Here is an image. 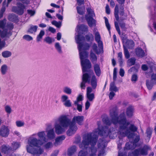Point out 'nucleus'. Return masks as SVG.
<instances>
[{"label": "nucleus", "mask_w": 156, "mask_h": 156, "mask_svg": "<svg viewBox=\"0 0 156 156\" xmlns=\"http://www.w3.org/2000/svg\"><path fill=\"white\" fill-rule=\"evenodd\" d=\"M20 147L19 143L16 142H13L12 144V149L13 151H16Z\"/></svg>", "instance_id": "obj_32"}, {"label": "nucleus", "mask_w": 156, "mask_h": 156, "mask_svg": "<svg viewBox=\"0 0 156 156\" xmlns=\"http://www.w3.org/2000/svg\"><path fill=\"white\" fill-rule=\"evenodd\" d=\"M135 53L138 57H143L145 55L144 51L141 48H137L135 49Z\"/></svg>", "instance_id": "obj_21"}, {"label": "nucleus", "mask_w": 156, "mask_h": 156, "mask_svg": "<svg viewBox=\"0 0 156 156\" xmlns=\"http://www.w3.org/2000/svg\"><path fill=\"white\" fill-rule=\"evenodd\" d=\"M27 12L28 14L31 16H34L35 13V11L32 10L28 9L27 10Z\"/></svg>", "instance_id": "obj_63"}, {"label": "nucleus", "mask_w": 156, "mask_h": 156, "mask_svg": "<svg viewBox=\"0 0 156 156\" xmlns=\"http://www.w3.org/2000/svg\"><path fill=\"white\" fill-rule=\"evenodd\" d=\"M137 79L138 77L137 75L136 74H134L132 76L131 80L132 81L135 82L137 80Z\"/></svg>", "instance_id": "obj_64"}, {"label": "nucleus", "mask_w": 156, "mask_h": 156, "mask_svg": "<svg viewBox=\"0 0 156 156\" xmlns=\"http://www.w3.org/2000/svg\"><path fill=\"white\" fill-rule=\"evenodd\" d=\"M16 126L18 127H21L24 125V122L21 121H17L16 122Z\"/></svg>", "instance_id": "obj_58"}, {"label": "nucleus", "mask_w": 156, "mask_h": 156, "mask_svg": "<svg viewBox=\"0 0 156 156\" xmlns=\"http://www.w3.org/2000/svg\"><path fill=\"white\" fill-rule=\"evenodd\" d=\"M17 6H13L12 8V12L20 15H23L25 8V6L20 2L17 3Z\"/></svg>", "instance_id": "obj_9"}, {"label": "nucleus", "mask_w": 156, "mask_h": 156, "mask_svg": "<svg viewBox=\"0 0 156 156\" xmlns=\"http://www.w3.org/2000/svg\"><path fill=\"white\" fill-rule=\"evenodd\" d=\"M102 120L104 123L108 126H110L112 123H113L112 119L111 120H110L107 116L103 118L102 119Z\"/></svg>", "instance_id": "obj_25"}, {"label": "nucleus", "mask_w": 156, "mask_h": 156, "mask_svg": "<svg viewBox=\"0 0 156 156\" xmlns=\"http://www.w3.org/2000/svg\"><path fill=\"white\" fill-rule=\"evenodd\" d=\"M105 149L104 148H102L98 153V156H105Z\"/></svg>", "instance_id": "obj_60"}, {"label": "nucleus", "mask_w": 156, "mask_h": 156, "mask_svg": "<svg viewBox=\"0 0 156 156\" xmlns=\"http://www.w3.org/2000/svg\"><path fill=\"white\" fill-rule=\"evenodd\" d=\"M5 112L8 114H10L12 112V109L8 105H6L5 107Z\"/></svg>", "instance_id": "obj_57"}, {"label": "nucleus", "mask_w": 156, "mask_h": 156, "mask_svg": "<svg viewBox=\"0 0 156 156\" xmlns=\"http://www.w3.org/2000/svg\"><path fill=\"white\" fill-rule=\"evenodd\" d=\"M37 135L39 138L40 139V140H42L44 142V143L47 142L45 137V131H43L38 132L37 133Z\"/></svg>", "instance_id": "obj_22"}, {"label": "nucleus", "mask_w": 156, "mask_h": 156, "mask_svg": "<svg viewBox=\"0 0 156 156\" xmlns=\"http://www.w3.org/2000/svg\"><path fill=\"white\" fill-rule=\"evenodd\" d=\"M76 147L75 146H73L69 149L68 151V154L70 156L73 154L76 151Z\"/></svg>", "instance_id": "obj_33"}, {"label": "nucleus", "mask_w": 156, "mask_h": 156, "mask_svg": "<svg viewBox=\"0 0 156 156\" xmlns=\"http://www.w3.org/2000/svg\"><path fill=\"white\" fill-rule=\"evenodd\" d=\"M91 76L90 75L87 73H84L83 74L82 80L80 83V87L81 89L84 90L85 88V84L86 83H90Z\"/></svg>", "instance_id": "obj_10"}, {"label": "nucleus", "mask_w": 156, "mask_h": 156, "mask_svg": "<svg viewBox=\"0 0 156 156\" xmlns=\"http://www.w3.org/2000/svg\"><path fill=\"white\" fill-rule=\"evenodd\" d=\"M136 59L134 57L131 58L128 60L127 61L128 65L129 66H131L134 65L136 62Z\"/></svg>", "instance_id": "obj_39"}, {"label": "nucleus", "mask_w": 156, "mask_h": 156, "mask_svg": "<svg viewBox=\"0 0 156 156\" xmlns=\"http://www.w3.org/2000/svg\"><path fill=\"white\" fill-rule=\"evenodd\" d=\"M63 105L66 107H69L72 106V103L70 100L68 99L63 103Z\"/></svg>", "instance_id": "obj_55"}, {"label": "nucleus", "mask_w": 156, "mask_h": 156, "mask_svg": "<svg viewBox=\"0 0 156 156\" xmlns=\"http://www.w3.org/2000/svg\"><path fill=\"white\" fill-rule=\"evenodd\" d=\"M84 117L83 116H74L72 119V125H75V122L78 125H81L83 124Z\"/></svg>", "instance_id": "obj_12"}, {"label": "nucleus", "mask_w": 156, "mask_h": 156, "mask_svg": "<svg viewBox=\"0 0 156 156\" xmlns=\"http://www.w3.org/2000/svg\"><path fill=\"white\" fill-rule=\"evenodd\" d=\"M87 14L85 15V19L90 27H92L95 23V20L93 17L95 16L94 11L90 8L87 9Z\"/></svg>", "instance_id": "obj_6"}, {"label": "nucleus", "mask_w": 156, "mask_h": 156, "mask_svg": "<svg viewBox=\"0 0 156 156\" xmlns=\"http://www.w3.org/2000/svg\"><path fill=\"white\" fill-rule=\"evenodd\" d=\"M85 38L87 41H89L90 40L93 41L94 40V36L92 34H89L85 35Z\"/></svg>", "instance_id": "obj_48"}, {"label": "nucleus", "mask_w": 156, "mask_h": 156, "mask_svg": "<svg viewBox=\"0 0 156 156\" xmlns=\"http://www.w3.org/2000/svg\"><path fill=\"white\" fill-rule=\"evenodd\" d=\"M76 9L77 13L80 15H83L85 13V7L82 6H77Z\"/></svg>", "instance_id": "obj_27"}, {"label": "nucleus", "mask_w": 156, "mask_h": 156, "mask_svg": "<svg viewBox=\"0 0 156 156\" xmlns=\"http://www.w3.org/2000/svg\"><path fill=\"white\" fill-rule=\"evenodd\" d=\"M23 38L28 41H30L33 40V37L29 35H25L23 37Z\"/></svg>", "instance_id": "obj_52"}, {"label": "nucleus", "mask_w": 156, "mask_h": 156, "mask_svg": "<svg viewBox=\"0 0 156 156\" xmlns=\"http://www.w3.org/2000/svg\"><path fill=\"white\" fill-rule=\"evenodd\" d=\"M138 150L137 149H135L133 151L130 152L128 153V156H138Z\"/></svg>", "instance_id": "obj_40"}, {"label": "nucleus", "mask_w": 156, "mask_h": 156, "mask_svg": "<svg viewBox=\"0 0 156 156\" xmlns=\"http://www.w3.org/2000/svg\"><path fill=\"white\" fill-rule=\"evenodd\" d=\"M95 39L97 42L100 49L103 50V46L102 42L101 40V37L98 32H96L95 34Z\"/></svg>", "instance_id": "obj_14"}, {"label": "nucleus", "mask_w": 156, "mask_h": 156, "mask_svg": "<svg viewBox=\"0 0 156 156\" xmlns=\"http://www.w3.org/2000/svg\"><path fill=\"white\" fill-rule=\"evenodd\" d=\"M136 147V145H134L133 144L130 142L126 143L124 147V151H126V150H133Z\"/></svg>", "instance_id": "obj_19"}, {"label": "nucleus", "mask_w": 156, "mask_h": 156, "mask_svg": "<svg viewBox=\"0 0 156 156\" xmlns=\"http://www.w3.org/2000/svg\"><path fill=\"white\" fill-rule=\"evenodd\" d=\"M152 80H147L146 81V85L147 88L149 90H151L154 84H155L154 82H153Z\"/></svg>", "instance_id": "obj_30"}, {"label": "nucleus", "mask_w": 156, "mask_h": 156, "mask_svg": "<svg viewBox=\"0 0 156 156\" xmlns=\"http://www.w3.org/2000/svg\"><path fill=\"white\" fill-rule=\"evenodd\" d=\"M109 90L110 91H114L115 92L118 91L117 88L115 85V82H112L110 83Z\"/></svg>", "instance_id": "obj_34"}, {"label": "nucleus", "mask_w": 156, "mask_h": 156, "mask_svg": "<svg viewBox=\"0 0 156 156\" xmlns=\"http://www.w3.org/2000/svg\"><path fill=\"white\" fill-rule=\"evenodd\" d=\"M87 97L88 101H92L95 98L94 94V93L87 94Z\"/></svg>", "instance_id": "obj_45"}, {"label": "nucleus", "mask_w": 156, "mask_h": 156, "mask_svg": "<svg viewBox=\"0 0 156 156\" xmlns=\"http://www.w3.org/2000/svg\"><path fill=\"white\" fill-rule=\"evenodd\" d=\"M9 19L12 22L18 21L19 20L18 16L14 14L9 15Z\"/></svg>", "instance_id": "obj_26"}, {"label": "nucleus", "mask_w": 156, "mask_h": 156, "mask_svg": "<svg viewBox=\"0 0 156 156\" xmlns=\"http://www.w3.org/2000/svg\"><path fill=\"white\" fill-rule=\"evenodd\" d=\"M94 71L96 75L99 76L101 74V72L99 65L97 64H95L94 65Z\"/></svg>", "instance_id": "obj_24"}, {"label": "nucleus", "mask_w": 156, "mask_h": 156, "mask_svg": "<svg viewBox=\"0 0 156 156\" xmlns=\"http://www.w3.org/2000/svg\"><path fill=\"white\" fill-rule=\"evenodd\" d=\"M92 48L94 51L97 54H99L100 52H99L98 50V47L96 44L94 43L93 44L92 46Z\"/></svg>", "instance_id": "obj_54"}, {"label": "nucleus", "mask_w": 156, "mask_h": 156, "mask_svg": "<svg viewBox=\"0 0 156 156\" xmlns=\"http://www.w3.org/2000/svg\"><path fill=\"white\" fill-rule=\"evenodd\" d=\"M123 49L125 58L126 59H128L130 57V54L129 52L126 48L124 46H123Z\"/></svg>", "instance_id": "obj_47"}, {"label": "nucleus", "mask_w": 156, "mask_h": 156, "mask_svg": "<svg viewBox=\"0 0 156 156\" xmlns=\"http://www.w3.org/2000/svg\"><path fill=\"white\" fill-rule=\"evenodd\" d=\"M97 133L99 135L106 138L110 134L111 132L108 127L105 126L101 129H98L95 131V133Z\"/></svg>", "instance_id": "obj_8"}, {"label": "nucleus", "mask_w": 156, "mask_h": 156, "mask_svg": "<svg viewBox=\"0 0 156 156\" xmlns=\"http://www.w3.org/2000/svg\"><path fill=\"white\" fill-rule=\"evenodd\" d=\"M66 138V136L64 135H62L57 137L55 139V141L54 145L55 146L60 145L62 143V140H64Z\"/></svg>", "instance_id": "obj_18"}, {"label": "nucleus", "mask_w": 156, "mask_h": 156, "mask_svg": "<svg viewBox=\"0 0 156 156\" xmlns=\"http://www.w3.org/2000/svg\"><path fill=\"white\" fill-rule=\"evenodd\" d=\"M152 131L150 128H148L147 129L146 131V133L147 134V136L149 139H150L152 133Z\"/></svg>", "instance_id": "obj_51"}, {"label": "nucleus", "mask_w": 156, "mask_h": 156, "mask_svg": "<svg viewBox=\"0 0 156 156\" xmlns=\"http://www.w3.org/2000/svg\"><path fill=\"white\" fill-rule=\"evenodd\" d=\"M137 150H138L139 155L146 156L148 154V151L151 150V147L149 146L145 145L142 148H139Z\"/></svg>", "instance_id": "obj_11"}, {"label": "nucleus", "mask_w": 156, "mask_h": 156, "mask_svg": "<svg viewBox=\"0 0 156 156\" xmlns=\"http://www.w3.org/2000/svg\"><path fill=\"white\" fill-rule=\"evenodd\" d=\"M63 91L65 93L68 94H71L72 93V89L69 87H64L63 89Z\"/></svg>", "instance_id": "obj_42"}, {"label": "nucleus", "mask_w": 156, "mask_h": 156, "mask_svg": "<svg viewBox=\"0 0 156 156\" xmlns=\"http://www.w3.org/2000/svg\"><path fill=\"white\" fill-rule=\"evenodd\" d=\"M44 41L49 44H51L54 42L55 39L49 36H47L44 38Z\"/></svg>", "instance_id": "obj_37"}, {"label": "nucleus", "mask_w": 156, "mask_h": 156, "mask_svg": "<svg viewBox=\"0 0 156 156\" xmlns=\"http://www.w3.org/2000/svg\"><path fill=\"white\" fill-rule=\"evenodd\" d=\"M118 2L120 5L119 6V14L120 16H122L124 14V3L125 0H116Z\"/></svg>", "instance_id": "obj_15"}, {"label": "nucleus", "mask_w": 156, "mask_h": 156, "mask_svg": "<svg viewBox=\"0 0 156 156\" xmlns=\"http://www.w3.org/2000/svg\"><path fill=\"white\" fill-rule=\"evenodd\" d=\"M14 26L12 23H8L5 27V29L2 31L0 30V37L1 38H9L12 35L11 31L13 28ZM5 39L1 41L0 38V51L5 47L6 44Z\"/></svg>", "instance_id": "obj_5"}, {"label": "nucleus", "mask_w": 156, "mask_h": 156, "mask_svg": "<svg viewBox=\"0 0 156 156\" xmlns=\"http://www.w3.org/2000/svg\"><path fill=\"white\" fill-rule=\"evenodd\" d=\"M90 59L93 63L94 64L96 62L97 60V57L96 55L92 51L90 52Z\"/></svg>", "instance_id": "obj_28"}, {"label": "nucleus", "mask_w": 156, "mask_h": 156, "mask_svg": "<svg viewBox=\"0 0 156 156\" xmlns=\"http://www.w3.org/2000/svg\"><path fill=\"white\" fill-rule=\"evenodd\" d=\"M5 7L4 6H2L0 11V19L3 16V13L5 12Z\"/></svg>", "instance_id": "obj_62"}, {"label": "nucleus", "mask_w": 156, "mask_h": 156, "mask_svg": "<svg viewBox=\"0 0 156 156\" xmlns=\"http://www.w3.org/2000/svg\"><path fill=\"white\" fill-rule=\"evenodd\" d=\"M6 24V20L4 19L0 20V28H2L3 30L5 29Z\"/></svg>", "instance_id": "obj_49"}, {"label": "nucleus", "mask_w": 156, "mask_h": 156, "mask_svg": "<svg viewBox=\"0 0 156 156\" xmlns=\"http://www.w3.org/2000/svg\"><path fill=\"white\" fill-rule=\"evenodd\" d=\"M55 48L59 53L61 54L62 53V48L59 43L56 42L55 43Z\"/></svg>", "instance_id": "obj_43"}, {"label": "nucleus", "mask_w": 156, "mask_h": 156, "mask_svg": "<svg viewBox=\"0 0 156 156\" xmlns=\"http://www.w3.org/2000/svg\"><path fill=\"white\" fill-rule=\"evenodd\" d=\"M68 98V97L67 96L65 95H63L62 96L61 98V101L63 103H64L68 99H69Z\"/></svg>", "instance_id": "obj_61"}, {"label": "nucleus", "mask_w": 156, "mask_h": 156, "mask_svg": "<svg viewBox=\"0 0 156 156\" xmlns=\"http://www.w3.org/2000/svg\"><path fill=\"white\" fill-rule=\"evenodd\" d=\"M2 56L5 58H7L10 57L12 55L11 52L8 51H5L2 52Z\"/></svg>", "instance_id": "obj_38"}, {"label": "nucleus", "mask_w": 156, "mask_h": 156, "mask_svg": "<svg viewBox=\"0 0 156 156\" xmlns=\"http://www.w3.org/2000/svg\"><path fill=\"white\" fill-rule=\"evenodd\" d=\"M104 18L105 20V23L106 26L108 30H110L111 27L108 22V19L106 17H104Z\"/></svg>", "instance_id": "obj_53"}, {"label": "nucleus", "mask_w": 156, "mask_h": 156, "mask_svg": "<svg viewBox=\"0 0 156 156\" xmlns=\"http://www.w3.org/2000/svg\"><path fill=\"white\" fill-rule=\"evenodd\" d=\"M114 14L116 20V21H118L119 18V7L118 5H116L115 6Z\"/></svg>", "instance_id": "obj_31"}, {"label": "nucleus", "mask_w": 156, "mask_h": 156, "mask_svg": "<svg viewBox=\"0 0 156 156\" xmlns=\"http://www.w3.org/2000/svg\"><path fill=\"white\" fill-rule=\"evenodd\" d=\"M98 138V135L95 133H89L83 138L81 145L84 147H87L86 146H87L90 144L91 147L90 148L91 153L89 155L93 154L94 156H96V153L97 151L96 148L92 147L96 145Z\"/></svg>", "instance_id": "obj_3"}, {"label": "nucleus", "mask_w": 156, "mask_h": 156, "mask_svg": "<svg viewBox=\"0 0 156 156\" xmlns=\"http://www.w3.org/2000/svg\"><path fill=\"white\" fill-rule=\"evenodd\" d=\"M1 72L2 75L6 74L7 70V66L6 65H3L1 67Z\"/></svg>", "instance_id": "obj_41"}, {"label": "nucleus", "mask_w": 156, "mask_h": 156, "mask_svg": "<svg viewBox=\"0 0 156 156\" xmlns=\"http://www.w3.org/2000/svg\"><path fill=\"white\" fill-rule=\"evenodd\" d=\"M47 136L48 139H50L54 138L55 136L53 128L48 131L47 133Z\"/></svg>", "instance_id": "obj_23"}, {"label": "nucleus", "mask_w": 156, "mask_h": 156, "mask_svg": "<svg viewBox=\"0 0 156 156\" xmlns=\"http://www.w3.org/2000/svg\"><path fill=\"white\" fill-rule=\"evenodd\" d=\"M140 136L139 135H137L133 141V143L134 145H136V144L138 143L140 140Z\"/></svg>", "instance_id": "obj_56"}, {"label": "nucleus", "mask_w": 156, "mask_h": 156, "mask_svg": "<svg viewBox=\"0 0 156 156\" xmlns=\"http://www.w3.org/2000/svg\"><path fill=\"white\" fill-rule=\"evenodd\" d=\"M28 144L29 146L27 148V152L34 155H36V156H39L43 152V150L41 148L37 149L32 147H40L44 144L42 140L32 137L28 140Z\"/></svg>", "instance_id": "obj_4"}, {"label": "nucleus", "mask_w": 156, "mask_h": 156, "mask_svg": "<svg viewBox=\"0 0 156 156\" xmlns=\"http://www.w3.org/2000/svg\"><path fill=\"white\" fill-rule=\"evenodd\" d=\"M78 156H94V155H88V153L87 151H84L82 150L80 151L78 153Z\"/></svg>", "instance_id": "obj_44"}, {"label": "nucleus", "mask_w": 156, "mask_h": 156, "mask_svg": "<svg viewBox=\"0 0 156 156\" xmlns=\"http://www.w3.org/2000/svg\"><path fill=\"white\" fill-rule=\"evenodd\" d=\"M38 27L36 25H32L30 28L28 29L27 31L28 32L31 34L33 33L34 32H35L37 31Z\"/></svg>", "instance_id": "obj_35"}, {"label": "nucleus", "mask_w": 156, "mask_h": 156, "mask_svg": "<svg viewBox=\"0 0 156 156\" xmlns=\"http://www.w3.org/2000/svg\"><path fill=\"white\" fill-rule=\"evenodd\" d=\"M8 146H7L5 145H3L2 146L1 150L2 152L4 154H6L7 153V150H8Z\"/></svg>", "instance_id": "obj_59"}, {"label": "nucleus", "mask_w": 156, "mask_h": 156, "mask_svg": "<svg viewBox=\"0 0 156 156\" xmlns=\"http://www.w3.org/2000/svg\"><path fill=\"white\" fill-rule=\"evenodd\" d=\"M110 116L112 119L113 124H119L118 133L122 137L127 136L128 139H132L135 136L134 133L137 131L138 128L133 124H130L127 120L124 113L118 116L117 112L115 108L110 110Z\"/></svg>", "instance_id": "obj_1"}, {"label": "nucleus", "mask_w": 156, "mask_h": 156, "mask_svg": "<svg viewBox=\"0 0 156 156\" xmlns=\"http://www.w3.org/2000/svg\"><path fill=\"white\" fill-rule=\"evenodd\" d=\"M9 131L8 126L2 125L0 129V135L2 137H7L9 134Z\"/></svg>", "instance_id": "obj_13"}, {"label": "nucleus", "mask_w": 156, "mask_h": 156, "mask_svg": "<svg viewBox=\"0 0 156 156\" xmlns=\"http://www.w3.org/2000/svg\"><path fill=\"white\" fill-rule=\"evenodd\" d=\"M78 32H87L88 31V27L83 24H81L77 26ZM76 36L75 40L76 43L78 44V48L79 51L80 58L81 61V64L82 67L83 73L87 72V69L91 68V65L89 60L87 58L88 55V53L86 51L89 49L91 45L90 44L84 43L85 39L84 36L79 34Z\"/></svg>", "instance_id": "obj_2"}, {"label": "nucleus", "mask_w": 156, "mask_h": 156, "mask_svg": "<svg viewBox=\"0 0 156 156\" xmlns=\"http://www.w3.org/2000/svg\"><path fill=\"white\" fill-rule=\"evenodd\" d=\"M55 132L58 135L61 134L64 131V128L61 125L56 122L55 124Z\"/></svg>", "instance_id": "obj_17"}, {"label": "nucleus", "mask_w": 156, "mask_h": 156, "mask_svg": "<svg viewBox=\"0 0 156 156\" xmlns=\"http://www.w3.org/2000/svg\"><path fill=\"white\" fill-rule=\"evenodd\" d=\"M51 23L58 28H60L62 26V22L60 21L57 22L55 20H53L52 21Z\"/></svg>", "instance_id": "obj_46"}, {"label": "nucleus", "mask_w": 156, "mask_h": 156, "mask_svg": "<svg viewBox=\"0 0 156 156\" xmlns=\"http://www.w3.org/2000/svg\"><path fill=\"white\" fill-rule=\"evenodd\" d=\"M133 108L132 106H129L126 110V115L129 117L132 116L133 112Z\"/></svg>", "instance_id": "obj_29"}, {"label": "nucleus", "mask_w": 156, "mask_h": 156, "mask_svg": "<svg viewBox=\"0 0 156 156\" xmlns=\"http://www.w3.org/2000/svg\"><path fill=\"white\" fill-rule=\"evenodd\" d=\"M69 126V128L67 131L66 134L68 136H71L75 133L77 129V127L76 125L72 124Z\"/></svg>", "instance_id": "obj_16"}, {"label": "nucleus", "mask_w": 156, "mask_h": 156, "mask_svg": "<svg viewBox=\"0 0 156 156\" xmlns=\"http://www.w3.org/2000/svg\"><path fill=\"white\" fill-rule=\"evenodd\" d=\"M45 32L43 30H41L38 35H37L36 40L37 41L39 42L42 39L43 36L44 35Z\"/></svg>", "instance_id": "obj_36"}, {"label": "nucleus", "mask_w": 156, "mask_h": 156, "mask_svg": "<svg viewBox=\"0 0 156 156\" xmlns=\"http://www.w3.org/2000/svg\"><path fill=\"white\" fill-rule=\"evenodd\" d=\"M90 83L92 89H95L97 86V80L94 75L92 76L91 80H90Z\"/></svg>", "instance_id": "obj_20"}, {"label": "nucleus", "mask_w": 156, "mask_h": 156, "mask_svg": "<svg viewBox=\"0 0 156 156\" xmlns=\"http://www.w3.org/2000/svg\"><path fill=\"white\" fill-rule=\"evenodd\" d=\"M59 124L63 128H66L71 125L72 121L66 115L61 116L58 119Z\"/></svg>", "instance_id": "obj_7"}, {"label": "nucleus", "mask_w": 156, "mask_h": 156, "mask_svg": "<svg viewBox=\"0 0 156 156\" xmlns=\"http://www.w3.org/2000/svg\"><path fill=\"white\" fill-rule=\"evenodd\" d=\"M138 69L135 66H133L130 68L129 70V73H131L133 72L134 73H136L138 72Z\"/></svg>", "instance_id": "obj_50"}]
</instances>
